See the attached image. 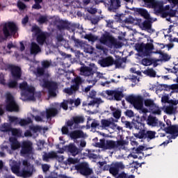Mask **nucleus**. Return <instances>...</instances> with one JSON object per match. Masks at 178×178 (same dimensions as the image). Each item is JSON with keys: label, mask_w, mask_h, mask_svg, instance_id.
I'll list each match as a JSON object with an SVG mask.
<instances>
[{"label": "nucleus", "mask_w": 178, "mask_h": 178, "mask_svg": "<svg viewBox=\"0 0 178 178\" xmlns=\"http://www.w3.org/2000/svg\"><path fill=\"white\" fill-rule=\"evenodd\" d=\"M124 115L130 118L134 117V113L131 110H127V111L124 112Z\"/></svg>", "instance_id": "nucleus-59"}, {"label": "nucleus", "mask_w": 178, "mask_h": 178, "mask_svg": "<svg viewBox=\"0 0 178 178\" xmlns=\"http://www.w3.org/2000/svg\"><path fill=\"white\" fill-rule=\"evenodd\" d=\"M130 10L134 11L135 13L140 15V16L143 17L145 20L143 22L141 19L130 17L129 19H126V22L130 24H135L138 26L140 29L147 31L149 33H153V32H154V30L152 29V24L155 20L153 21V19L150 17V15L147 10L133 7L132 8H130Z\"/></svg>", "instance_id": "nucleus-1"}, {"label": "nucleus", "mask_w": 178, "mask_h": 178, "mask_svg": "<svg viewBox=\"0 0 178 178\" xmlns=\"http://www.w3.org/2000/svg\"><path fill=\"white\" fill-rule=\"evenodd\" d=\"M165 113L168 115H172L175 113V109L172 106H166Z\"/></svg>", "instance_id": "nucleus-49"}, {"label": "nucleus", "mask_w": 178, "mask_h": 178, "mask_svg": "<svg viewBox=\"0 0 178 178\" xmlns=\"http://www.w3.org/2000/svg\"><path fill=\"white\" fill-rule=\"evenodd\" d=\"M143 7H146L149 9H156L158 12L162 10L163 3L162 1H157L156 0H143Z\"/></svg>", "instance_id": "nucleus-12"}, {"label": "nucleus", "mask_w": 178, "mask_h": 178, "mask_svg": "<svg viewBox=\"0 0 178 178\" xmlns=\"http://www.w3.org/2000/svg\"><path fill=\"white\" fill-rule=\"evenodd\" d=\"M99 148L104 149V150H111L118 149L120 146L124 145V140L114 141L113 140H105L102 138L100 140V143H98Z\"/></svg>", "instance_id": "nucleus-4"}, {"label": "nucleus", "mask_w": 178, "mask_h": 178, "mask_svg": "<svg viewBox=\"0 0 178 178\" xmlns=\"http://www.w3.org/2000/svg\"><path fill=\"white\" fill-rule=\"evenodd\" d=\"M2 31L3 36L6 39L13 36L15 37L16 33H17L18 26L13 22H6L5 24L3 25Z\"/></svg>", "instance_id": "nucleus-5"}, {"label": "nucleus", "mask_w": 178, "mask_h": 178, "mask_svg": "<svg viewBox=\"0 0 178 178\" xmlns=\"http://www.w3.org/2000/svg\"><path fill=\"white\" fill-rule=\"evenodd\" d=\"M67 134L71 140H73L76 143L78 139L85 138L84 132H83L82 130H74L70 133L69 131H67Z\"/></svg>", "instance_id": "nucleus-19"}, {"label": "nucleus", "mask_w": 178, "mask_h": 178, "mask_svg": "<svg viewBox=\"0 0 178 178\" xmlns=\"http://www.w3.org/2000/svg\"><path fill=\"white\" fill-rule=\"evenodd\" d=\"M154 12L156 15L161 14L162 18H166L167 17H169L168 11L163 10V6H162L161 11H157L156 9H154Z\"/></svg>", "instance_id": "nucleus-40"}, {"label": "nucleus", "mask_w": 178, "mask_h": 178, "mask_svg": "<svg viewBox=\"0 0 178 178\" xmlns=\"http://www.w3.org/2000/svg\"><path fill=\"white\" fill-rule=\"evenodd\" d=\"M17 8H18L19 10L24 11L25 10V9L27 8V6H26L25 3L19 0L18 1H17Z\"/></svg>", "instance_id": "nucleus-42"}, {"label": "nucleus", "mask_w": 178, "mask_h": 178, "mask_svg": "<svg viewBox=\"0 0 178 178\" xmlns=\"http://www.w3.org/2000/svg\"><path fill=\"white\" fill-rule=\"evenodd\" d=\"M41 51V48L37 43L32 42L31 44V54L36 55Z\"/></svg>", "instance_id": "nucleus-29"}, {"label": "nucleus", "mask_w": 178, "mask_h": 178, "mask_svg": "<svg viewBox=\"0 0 178 178\" xmlns=\"http://www.w3.org/2000/svg\"><path fill=\"white\" fill-rule=\"evenodd\" d=\"M114 63V59L113 56H107L100 60V65L102 67H108L109 66H113Z\"/></svg>", "instance_id": "nucleus-23"}, {"label": "nucleus", "mask_w": 178, "mask_h": 178, "mask_svg": "<svg viewBox=\"0 0 178 178\" xmlns=\"http://www.w3.org/2000/svg\"><path fill=\"white\" fill-rule=\"evenodd\" d=\"M10 122L11 123H15V124H20V126H27L28 124H32L33 120H31V118H28V119H21L19 120L17 117L10 116L9 117Z\"/></svg>", "instance_id": "nucleus-17"}, {"label": "nucleus", "mask_w": 178, "mask_h": 178, "mask_svg": "<svg viewBox=\"0 0 178 178\" xmlns=\"http://www.w3.org/2000/svg\"><path fill=\"white\" fill-rule=\"evenodd\" d=\"M82 150L76 147L74 143H70L67 145V152L70 153L68 155L72 156H76L77 154H81Z\"/></svg>", "instance_id": "nucleus-22"}, {"label": "nucleus", "mask_w": 178, "mask_h": 178, "mask_svg": "<svg viewBox=\"0 0 178 178\" xmlns=\"http://www.w3.org/2000/svg\"><path fill=\"white\" fill-rule=\"evenodd\" d=\"M20 81V79H13V81H10L8 83V88H16L17 87V81Z\"/></svg>", "instance_id": "nucleus-43"}, {"label": "nucleus", "mask_w": 178, "mask_h": 178, "mask_svg": "<svg viewBox=\"0 0 178 178\" xmlns=\"http://www.w3.org/2000/svg\"><path fill=\"white\" fill-rule=\"evenodd\" d=\"M31 31L35 32L36 36V42L39 45H44L46 43L48 33L42 32L40 28L36 25L32 26Z\"/></svg>", "instance_id": "nucleus-9"}, {"label": "nucleus", "mask_w": 178, "mask_h": 178, "mask_svg": "<svg viewBox=\"0 0 178 178\" xmlns=\"http://www.w3.org/2000/svg\"><path fill=\"white\" fill-rule=\"evenodd\" d=\"M121 110L117 109L113 112V117L115 119L119 120L121 118Z\"/></svg>", "instance_id": "nucleus-53"}, {"label": "nucleus", "mask_w": 178, "mask_h": 178, "mask_svg": "<svg viewBox=\"0 0 178 178\" xmlns=\"http://www.w3.org/2000/svg\"><path fill=\"white\" fill-rule=\"evenodd\" d=\"M143 74L147 75L149 77H156V72L154 71V70L152 68L145 70V72H143Z\"/></svg>", "instance_id": "nucleus-37"}, {"label": "nucleus", "mask_w": 178, "mask_h": 178, "mask_svg": "<svg viewBox=\"0 0 178 178\" xmlns=\"http://www.w3.org/2000/svg\"><path fill=\"white\" fill-rule=\"evenodd\" d=\"M80 159L78 158L73 159L72 157L67 158V165L70 166V165L80 164Z\"/></svg>", "instance_id": "nucleus-39"}, {"label": "nucleus", "mask_w": 178, "mask_h": 178, "mask_svg": "<svg viewBox=\"0 0 178 178\" xmlns=\"http://www.w3.org/2000/svg\"><path fill=\"white\" fill-rule=\"evenodd\" d=\"M145 106L146 107H149L150 108H158L156 104H154V102L150 99L145 100Z\"/></svg>", "instance_id": "nucleus-36"}, {"label": "nucleus", "mask_w": 178, "mask_h": 178, "mask_svg": "<svg viewBox=\"0 0 178 178\" xmlns=\"http://www.w3.org/2000/svg\"><path fill=\"white\" fill-rule=\"evenodd\" d=\"M100 43L103 45L108 47V48H113L120 47V42H118L115 38H113L110 33H104L103 35L100 38Z\"/></svg>", "instance_id": "nucleus-6"}, {"label": "nucleus", "mask_w": 178, "mask_h": 178, "mask_svg": "<svg viewBox=\"0 0 178 178\" xmlns=\"http://www.w3.org/2000/svg\"><path fill=\"white\" fill-rule=\"evenodd\" d=\"M20 147V154L22 156H30L33 153V143L31 141L22 142Z\"/></svg>", "instance_id": "nucleus-13"}, {"label": "nucleus", "mask_w": 178, "mask_h": 178, "mask_svg": "<svg viewBox=\"0 0 178 178\" xmlns=\"http://www.w3.org/2000/svg\"><path fill=\"white\" fill-rule=\"evenodd\" d=\"M51 66V63L49 60H42V67L44 69H48Z\"/></svg>", "instance_id": "nucleus-55"}, {"label": "nucleus", "mask_w": 178, "mask_h": 178, "mask_svg": "<svg viewBox=\"0 0 178 178\" xmlns=\"http://www.w3.org/2000/svg\"><path fill=\"white\" fill-rule=\"evenodd\" d=\"M73 82L74 83V86H80L83 83V80L81 77L77 76L74 78V80H73Z\"/></svg>", "instance_id": "nucleus-52"}, {"label": "nucleus", "mask_w": 178, "mask_h": 178, "mask_svg": "<svg viewBox=\"0 0 178 178\" xmlns=\"http://www.w3.org/2000/svg\"><path fill=\"white\" fill-rule=\"evenodd\" d=\"M62 133L63 134H67V121H65V127H63L62 128Z\"/></svg>", "instance_id": "nucleus-64"}, {"label": "nucleus", "mask_w": 178, "mask_h": 178, "mask_svg": "<svg viewBox=\"0 0 178 178\" xmlns=\"http://www.w3.org/2000/svg\"><path fill=\"white\" fill-rule=\"evenodd\" d=\"M141 118L139 116H136L132 120L133 126H134L135 129L140 130L139 133H133V136L135 138L140 140H146L148 142L155 138L156 132L152 130L144 129L145 124L141 122Z\"/></svg>", "instance_id": "nucleus-2"}, {"label": "nucleus", "mask_w": 178, "mask_h": 178, "mask_svg": "<svg viewBox=\"0 0 178 178\" xmlns=\"http://www.w3.org/2000/svg\"><path fill=\"white\" fill-rule=\"evenodd\" d=\"M106 94L111 96V99L116 102H120L124 97V95L122 90H106Z\"/></svg>", "instance_id": "nucleus-16"}, {"label": "nucleus", "mask_w": 178, "mask_h": 178, "mask_svg": "<svg viewBox=\"0 0 178 178\" xmlns=\"http://www.w3.org/2000/svg\"><path fill=\"white\" fill-rule=\"evenodd\" d=\"M58 114V110L54 107H50L46 110L47 120H51L52 118L56 117Z\"/></svg>", "instance_id": "nucleus-24"}, {"label": "nucleus", "mask_w": 178, "mask_h": 178, "mask_svg": "<svg viewBox=\"0 0 178 178\" xmlns=\"http://www.w3.org/2000/svg\"><path fill=\"white\" fill-rule=\"evenodd\" d=\"M161 86H163L164 88H165L166 90H177V88H178L177 84H172L170 86L163 84V85H161Z\"/></svg>", "instance_id": "nucleus-46"}, {"label": "nucleus", "mask_w": 178, "mask_h": 178, "mask_svg": "<svg viewBox=\"0 0 178 178\" xmlns=\"http://www.w3.org/2000/svg\"><path fill=\"white\" fill-rule=\"evenodd\" d=\"M22 90L32 95L31 97H29V99H31L32 101L35 100V97H34V92L35 91V89L34 88V87L31 86L28 88Z\"/></svg>", "instance_id": "nucleus-34"}, {"label": "nucleus", "mask_w": 178, "mask_h": 178, "mask_svg": "<svg viewBox=\"0 0 178 178\" xmlns=\"http://www.w3.org/2000/svg\"><path fill=\"white\" fill-rule=\"evenodd\" d=\"M45 68L37 67L36 73L38 77H41L45 74Z\"/></svg>", "instance_id": "nucleus-47"}, {"label": "nucleus", "mask_w": 178, "mask_h": 178, "mask_svg": "<svg viewBox=\"0 0 178 178\" xmlns=\"http://www.w3.org/2000/svg\"><path fill=\"white\" fill-rule=\"evenodd\" d=\"M101 124H102V127L106 128V127H108L109 126H111V122L108 121V120H106V119H102L101 120Z\"/></svg>", "instance_id": "nucleus-48"}, {"label": "nucleus", "mask_w": 178, "mask_h": 178, "mask_svg": "<svg viewBox=\"0 0 178 178\" xmlns=\"http://www.w3.org/2000/svg\"><path fill=\"white\" fill-rule=\"evenodd\" d=\"M60 108L67 111V100H64L62 103L60 104Z\"/></svg>", "instance_id": "nucleus-61"}, {"label": "nucleus", "mask_w": 178, "mask_h": 178, "mask_svg": "<svg viewBox=\"0 0 178 178\" xmlns=\"http://www.w3.org/2000/svg\"><path fill=\"white\" fill-rule=\"evenodd\" d=\"M122 64L123 63L121 62L120 60H113V65H115V66L117 68H120Z\"/></svg>", "instance_id": "nucleus-62"}, {"label": "nucleus", "mask_w": 178, "mask_h": 178, "mask_svg": "<svg viewBox=\"0 0 178 178\" xmlns=\"http://www.w3.org/2000/svg\"><path fill=\"white\" fill-rule=\"evenodd\" d=\"M154 63V60L152 58H143L142 65L143 66H150Z\"/></svg>", "instance_id": "nucleus-41"}, {"label": "nucleus", "mask_w": 178, "mask_h": 178, "mask_svg": "<svg viewBox=\"0 0 178 178\" xmlns=\"http://www.w3.org/2000/svg\"><path fill=\"white\" fill-rule=\"evenodd\" d=\"M85 39L88 40V41L95 42L96 40H97V37L92 35V33H89V34H86Z\"/></svg>", "instance_id": "nucleus-44"}, {"label": "nucleus", "mask_w": 178, "mask_h": 178, "mask_svg": "<svg viewBox=\"0 0 178 178\" xmlns=\"http://www.w3.org/2000/svg\"><path fill=\"white\" fill-rule=\"evenodd\" d=\"M125 100L131 104L135 109H141L144 106V98L142 96L129 95L125 97Z\"/></svg>", "instance_id": "nucleus-10"}, {"label": "nucleus", "mask_w": 178, "mask_h": 178, "mask_svg": "<svg viewBox=\"0 0 178 178\" xmlns=\"http://www.w3.org/2000/svg\"><path fill=\"white\" fill-rule=\"evenodd\" d=\"M11 134L15 137H21V131L20 130H18L17 129L13 128L11 131Z\"/></svg>", "instance_id": "nucleus-50"}, {"label": "nucleus", "mask_w": 178, "mask_h": 178, "mask_svg": "<svg viewBox=\"0 0 178 178\" xmlns=\"http://www.w3.org/2000/svg\"><path fill=\"white\" fill-rule=\"evenodd\" d=\"M30 87L31 86L28 85L26 81H23V83H20V85L19 86V88L21 90H26Z\"/></svg>", "instance_id": "nucleus-54"}, {"label": "nucleus", "mask_w": 178, "mask_h": 178, "mask_svg": "<svg viewBox=\"0 0 178 178\" xmlns=\"http://www.w3.org/2000/svg\"><path fill=\"white\" fill-rule=\"evenodd\" d=\"M9 69L13 80H21V77H22V70H21L20 67L11 65Z\"/></svg>", "instance_id": "nucleus-15"}, {"label": "nucleus", "mask_w": 178, "mask_h": 178, "mask_svg": "<svg viewBox=\"0 0 178 178\" xmlns=\"http://www.w3.org/2000/svg\"><path fill=\"white\" fill-rule=\"evenodd\" d=\"M23 168L20 171V165L18 164H14L11 166V171L14 174H19L21 177L28 178L31 177L33 173V165H31L28 160H24L22 162Z\"/></svg>", "instance_id": "nucleus-3"}, {"label": "nucleus", "mask_w": 178, "mask_h": 178, "mask_svg": "<svg viewBox=\"0 0 178 178\" xmlns=\"http://www.w3.org/2000/svg\"><path fill=\"white\" fill-rule=\"evenodd\" d=\"M29 129H31L34 133H37V131L40 130V127H39V126H31V127H29Z\"/></svg>", "instance_id": "nucleus-63"}, {"label": "nucleus", "mask_w": 178, "mask_h": 178, "mask_svg": "<svg viewBox=\"0 0 178 178\" xmlns=\"http://www.w3.org/2000/svg\"><path fill=\"white\" fill-rule=\"evenodd\" d=\"M159 54L161 55V61L168 62L170 60L171 57L168 54L160 52Z\"/></svg>", "instance_id": "nucleus-45"}, {"label": "nucleus", "mask_w": 178, "mask_h": 178, "mask_svg": "<svg viewBox=\"0 0 178 178\" xmlns=\"http://www.w3.org/2000/svg\"><path fill=\"white\" fill-rule=\"evenodd\" d=\"M164 131L168 134H170L171 138L175 140L178 137V124H173L172 126L165 127Z\"/></svg>", "instance_id": "nucleus-20"}, {"label": "nucleus", "mask_w": 178, "mask_h": 178, "mask_svg": "<svg viewBox=\"0 0 178 178\" xmlns=\"http://www.w3.org/2000/svg\"><path fill=\"white\" fill-rule=\"evenodd\" d=\"M56 156L57 153L54 151L49 153H44V154H42V161H44V162H49V159H54Z\"/></svg>", "instance_id": "nucleus-28"}, {"label": "nucleus", "mask_w": 178, "mask_h": 178, "mask_svg": "<svg viewBox=\"0 0 178 178\" xmlns=\"http://www.w3.org/2000/svg\"><path fill=\"white\" fill-rule=\"evenodd\" d=\"M177 12V10L171 9L170 10L168 11V14L169 15L170 17H175Z\"/></svg>", "instance_id": "nucleus-60"}, {"label": "nucleus", "mask_w": 178, "mask_h": 178, "mask_svg": "<svg viewBox=\"0 0 178 178\" xmlns=\"http://www.w3.org/2000/svg\"><path fill=\"white\" fill-rule=\"evenodd\" d=\"M51 84V81H49L48 79H42V87L43 88H47Z\"/></svg>", "instance_id": "nucleus-58"}, {"label": "nucleus", "mask_w": 178, "mask_h": 178, "mask_svg": "<svg viewBox=\"0 0 178 178\" xmlns=\"http://www.w3.org/2000/svg\"><path fill=\"white\" fill-rule=\"evenodd\" d=\"M77 170L83 176L90 175L93 171L90 168L87 163L83 162L70 167V171Z\"/></svg>", "instance_id": "nucleus-8"}, {"label": "nucleus", "mask_w": 178, "mask_h": 178, "mask_svg": "<svg viewBox=\"0 0 178 178\" xmlns=\"http://www.w3.org/2000/svg\"><path fill=\"white\" fill-rule=\"evenodd\" d=\"M151 111H152V113L155 115H161V113L159 107L151 108Z\"/></svg>", "instance_id": "nucleus-57"}, {"label": "nucleus", "mask_w": 178, "mask_h": 178, "mask_svg": "<svg viewBox=\"0 0 178 178\" xmlns=\"http://www.w3.org/2000/svg\"><path fill=\"white\" fill-rule=\"evenodd\" d=\"M79 87L80 86L79 85L71 86L70 88H67V95L70 96L72 94L75 93L77 90H79Z\"/></svg>", "instance_id": "nucleus-35"}, {"label": "nucleus", "mask_w": 178, "mask_h": 178, "mask_svg": "<svg viewBox=\"0 0 178 178\" xmlns=\"http://www.w3.org/2000/svg\"><path fill=\"white\" fill-rule=\"evenodd\" d=\"M11 149L16 150L21 147L22 145L18 142L16 138H10Z\"/></svg>", "instance_id": "nucleus-30"}, {"label": "nucleus", "mask_w": 178, "mask_h": 178, "mask_svg": "<svg viewBox=\"0 0 178 178\" xmlns=\"http://www.w3.org/2000/svg\"><path fill=\"white\" fill-rule=\"evenodd\" d=\"M169 3H170L171 8H175L177 6H178V0H167Z\"/></svg>", "instance_id": "nucleus-56"}, {"label": "nucleus", "mask_w": 178, "mask_h": 178, "mask_svg": "<svg viewBox=\"0 0 178 178\" xmlns=\"http://www.w3.org/2000/svg\"><path fill=\"white\" fill-rule=\"evenodd\" d=\"M85 122V118L83 115H76L67 120V127H72L73 124L78 125Z\"/></svg>", "instance_id": "nucleus-21"}, {"label": "nucleus", "mask_w": 178, "mask_h": 178, "mask_svg": "<svg viewBox=\"0 0 178 178\" xmlns=\"http://www.w3.org/2000/svg\"><path fill=\"white\" fill-rule=\"evenodd\" d=\"M81 73H83L86 76H90L95 74V71L90 67L88 66H82L80 68Z\"/></svg>", "instance_id": "nucleus-27"}, {"label": "nucleus", "mask_w": 178, "mask_h": 178, "mask_svg": "<svg viewBox=\"0 0 178 178\" xmlns=\"http://www.w3.org/2000/svg\"><path fill=\"white\" fill-rule=\"evenodd\" d=\"M146 122L149 126L156 127L158 124V119L156 117H153L152 115H149L146 120Z\"/></svg>", "instance_id": "nucleus-31"}, {"label": "nucleus", "mask_w": 178, "mask_h": 178, "mask_svg": "<svg viewBox=\"0 0 178 178\" xmlns=\"http://www.w3.org/2000/svg\"><path fill=\"white\" fill-rule=\"evenodd\" d=\"M57 29L60 31L67 29V22L63 20L57 21Z\"/></svg>", "instance_id": "nucleus-32"}, {"label": "nucleus", "mask_w": 178, "mask_h": 178, "mask_svg": "<svg viewBox=\"0 0 178 178\" xmlns=\"http://www.w3.org/2000/svg\"><path fill=\"white\" fill-rule=\"evenodd\" d=\"M79 28V24L72 23V22H67V31H70V33H72V35H68V39L71 40L72 41L74 42L75 44H79L80 42L79 40L75 38V31Z\"/></svg>", "instance_id": "nucleus-14"}, {"label": "nucleus", "mask_w": 178, "mask_h": 178, "mask_svg": "<svg viewBox=\"0 0 178 178\" xmlns=\"http://www.w3.org/2000/svg\"><path fill=\"white\" fill-rule=\"evenodd\" d=\"M67 104L72 105L74 104L75 107L79 106L80 104H81V100L79 98H77V99L74 100L73 99H69L67 100Z\"/></svg>", "instance_id": "nucleus-38"}, {"label": "nucleus", "mask_w": 178, "mask_h": 178, "mask_svg": "<svg viewBox=\"0 0 178 178\" xmlns=\"http://www.w3.org/2000/svg\"><path fill=\"white\" fill-rule=\"evenodd\" d=\"M135 49L139 54H142L143 56H149L152 51L154 49V45L152 43H136Z\"/></svg>", "instance_id": "nucleus-7"}, {"label": "nucleus", "mask_w": 178, "mask_h": 178, "mask_svg": "<svg viewBox=\"0 0 178 178\" xmlns=\"http://www.w3.org/2000/svg\"><path fill=\"white\" fill-rule=\"evenodd\" d=\"M13 129L9 123H3L0 126V131L3 133L10 132Z\"/></svg>", "instance_id": "nucleus-33"}, {"label": "nucleus", "mask_w": 178, "mask_h": 178, "mask_svg": "<svg viewBox=\"0 0 178 178\" xmlns=\"http://www.w3.org/2000/svg\"><path fill=\"white\" fill-rule=\"evenodd\" d=\"M107 5L109 6V10H116L121 7V1L120 0H109L108 3H107Z\"/></svg>", "instance_id": "nucleus-25"}, {"label": "nucleus", "mask_w": 178, "mask_h": 178, "mask_svg": "<svg viewBox=\"0 0 178 178\" xmlns=\"http://www.w3.org/2000/svg\"><path fill=\"white\" fill-rule=\"evenodd\" d=\"M38 22L40 24H44L48 22V18L46 16L41 15L39 17Z\"/></svg>", "instance_id": "nucleus-51"}, {"label": "nucleus", "mask_w": 178, "mask_h": 178, "mask_svg": "<svg viewBox=\"0 0 178 178\" xmlns=\"http://www.w3.org/2000/svg\"><path fill=\"white\" fill-rule=\"evenodd\" d=\"M124 169V165L122 162L115 163L113 165H111L109 170V173H111L114 177H116L119 175V171Z\"/></svg>", "instance_id": "nucleus-18"}, {"label": "nucleus", "mask_w": 178, "mask_h": 178, "mask_svg": "<svg viewBox=\"0 0 178 178\" xmlns=\"http://www.w3.org/2000/svg\"><path fill=\"white\" fill-rule=\"evenodd\" d=\"M6 110L8 112H18L19 106L17 104H16L15 99L12 94L8 93L6 95Z\"/></svg>", "instance_id": "nucleus-11"}, {"label": "nucleus", "mask_w": 178, "mask_h": 178, "mask_svg": "<svg viewBox=\"0 0 178 178\" xmlns=\"http://www.w3.org/2000/svg\"><path fill=\"white\" fill-rule=\"evenodd\" d=\"M45 88L49 89V95L50 97H54L56 96V91L58 88L56 83L51 81V83H50V85Z\"/></svg>", "instance_id": "nucleus-26"}]
</instances>
